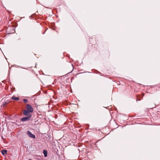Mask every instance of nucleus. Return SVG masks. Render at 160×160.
<instances>
[{
    "instance_id": "6",
    "label": "nucleus",
    "mask_w": 160,
    "mask_h": 160,
    "mask_svg": "<svg viewBox=\"0 0 160 160\" xmlns=\"http://www.w3.org/2000/svg\"><path fill=\"white\" fill-rule=\"evenodd\" d=\"M11 99L15 100H19V98L18 97H16L14 96H13L11 98Z\"/></svg>"
},
{
    "instance_id": "2",
    "label": "nucleus",
    "mask_w": 160,
    "mask_h": 160,
    "mask_svg": "<svg viewBox=\"0 0 160 160\" xmlns=\"http://www.w3.org/2000/svg\"><path fill=\"white\" fill-rule=\"evenodd\" d=\"M30 112L27 110H25L23 111V114L26 116L31 117V115L30 114Z\"/></svg>"
},
{
    "instance_id": "8",
    "label": "nucleus",
    "mask_w": 160,
    "mask_h": 160,
    "mask_svg": "<svg viewBox=\"0 0 160 160\" xmlns=\"http://www.w3.org/2000/svg\"><path fill=\"white\" fill-rule=\"evenodd\" d=\"M23 102L25 103H27L28 102V100L27 99H23Z\"/></svg>"
},
{
    "instance_id": "9",
    "label": "nucleus",
    "mask_w": 160,
    "mask_h": 160,
    "mask_svg": "<svg viewBox=\"0 0 160 160\" xmlns=\"http://www.w3.org/2000/svg\"><path fill=\"white\" fill-rule=\"evenodd\" d=\"M72 66L73 67V65L72 64Z\"/></svg>"
},
{
    "instance_id": "3",
    "label": "nucleus",
    "mask_w": 160,
    "mask_h": 160,
    "mask_svg": "<svg viewBox=\"0 0 160 160\" xmlns=\"http://www.w3.org/2000/svg\"><path fill=\"white\" fill-rule=\"evenodd\" d=\"M27 134L31 138H35V136L33 134L31 133V132L29 131H27Z\"/></svg>"
},
{
    "instance_id": "1",
    "label": "nucleus",
    "mask_w": 160,
    "mask_h": 160,
    "mask_svg": "<svg viewBox=\"0 0 160 160\" xmlns=\"http://www.w3.org/2000/svg\"><path fill=\"white\" fill-rule=\"evenodd\" d=\"M27 110H28L31 113L33 112V109L32 106L29 104H27L26 106Z\"/></svg>"
},
{
    "instance_id": "5",
    "label": "nucleus",
    "mask_w": 160,
    "mask_h": 160,
    "mask_svg": "<svg viewBox=\"0 0 160 160\" xmlns=\"http://www.w3.org/2000/svg\"><path fill=\"white\" fill-rule=\"evenodd\" d=\"M7 151L6 150H2L1 152L2 155H4L7 154Z\"/></svg>"
},
{
    "instance_id": "4",
    "label": "nucleus",
    "mask_w": 160,
    "mask_h": 160,
    "mask_svg": "<svg viewBox=\"0 0 160 160\" xmlns=\"http://www.w3.org/2000/svg\"><path fill=\"white\" fill-rule=\"evenodd\" d=\"M30 118V116H28V117H26L22 118L21 119V121L22 122H24V121H27Z\"/></svg>"
},
{
    "instance_id": "7",
    "label": "nucleus",
    "mask_w": 160,
    "mask_h": 160,
    "mask_svg": "<svg viewBox=\"0 0 160 160\" xmlns=\"http://www.w3.org/2000/svg\"><path fill=\"white\" fill-rule=\"evenodd\" d=\"M43 153L45 157H46L47 156V152L46 150H44L43 151Z\"/></svg>"
}]
</instances>
